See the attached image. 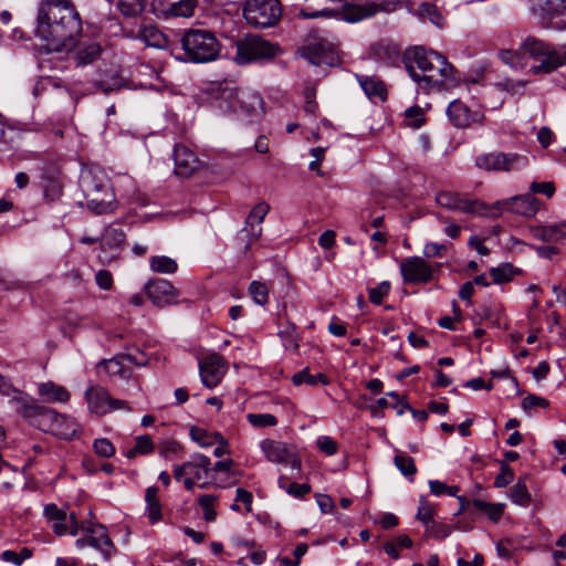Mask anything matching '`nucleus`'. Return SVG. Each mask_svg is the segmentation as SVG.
<instances>
[{"instance_id": "1", "label": "nucleus", "mask_w": 566, "mask_h": 566, "mask_svg": "<svg viewBox=\"0 0 566 566\" xmlns=\"http://www.w3.org/2000/svg\"><path fill=\"white\" fill-rule=\"evenodd\" d=\"M82 22L70 0H42L36 32L51 51H70L78 42Z\"/></svg>"}, {"instance_id": "2", "label": "nucleus", "mask_w": 566, "mask_h": 566, "mask_svg": "<svg viewBox=\"0 0 566 566\" xmlns=\"http://www.w3.org/2000/svg\"><path fill=\"white\" fill-rule=\"evenodd\" d=\"M406 69L418 88L426 93L450 90L460 84L457 70L446 56L423 46H415L406 52Z\"/></svg>"}, {"instance_id": "3", "label": "nucleus", "mask_w": 566, "mask_h": 566, "mask_svg": "<svg viewBox=\"0 0 566 566\" xmlns=\"http://www.w3.org/2000/svg\"><path fill=\"white\" fill-rule=\"evenodd\" d=\"M500 59L514 69H526L528 73L549 74L566 65V46H554L536 36H527L517 50H502Z\"/></svg>"}, {"instance_id": "4", "label": "nucleus", "mask_w": 566, "mask_h": 566, "mask_svg": "<svg viewBox=\"0 0 566 566\" xmlns=\"http://www.w3.org/2000/svg\"><path fill=\"white\" fill-rule=\"evenodd\" d=\"M80 186L88 210L95 214L112 213L117 203L113 187L106 174L101 169H87L82 172Z\"/></svg>"}, {"instance_id": "5", "label": "nucleus", "mask_w": 566, "mask_h": 566, "mask_svg": "<svg viewBox=\"0 0 566 566\" xmlns=\"http://www.w3.org/2000/svg\"><path fill=\"white\" fill-rule=\"evenodd\" d=\"M182 49L187 57L196 63L214 60L219 54V43L216 36L206 30L190 29L181 38Z\"/></svg>"}, {"instance_id": "6", "label": "nucleus", "mask_w": 566, "mask_h": 566, "mask_svg": "<svg viewBox=\"0 0 566 566\" xmlns=\"http://www.w3.org/2000/svg\"><path fill=\"white\" fill-rule=\"evenodd\" d=\"M235 48V61L239 64L273 60L282 53L279 44L256 34H249L239 40Z\"/></svg>"}, {"instance_id": "7", "label": "nucleus", "mask_w": 566, "mask_h": 566, "mask_svg": "<svg viewBox=\"0 0 566 566\" xmlns=\"http://www.w3.org/2000/svg\"><path fill=\"white\" fill-rule=\"evenodd\" d=\"M282 15L279 0H247L243 17L253 28L265 29L275 25Z\"/></svg>"}, {"instance_id": "8", "label": "nucleus", "mask_w": 566, "mask_h": 566, "mask_svg": "<svg viewBox=\"0 0 566 566\" xmlns=\"http://www.w3.org/2000/svg\"><path fill=\"white\" fill-rule=\"evenodd\" d=\"M539 209V201L531 193L514 196L505 200L486 203L484 217L499 218L504 211L523 217H534Z\"/></svg>"}, {"instance_id": "9", "label": "nucleus", "mask_w": 566, "mask_h": 566, "mask_svg": "<svg viewBox=\"0 0 566 566\" xmlns=\"http://www.w3.org/2000/svg\"><path fill=\"white\" fill-rule=\"evenodd\" d=\"M22 416L29 422L42 431L52 432L55 436H67L69 432L59 430L56 420H60V415L52 409L39 406L34 402L22 401Z\"/></svg>"}, {"instance_id": "10", "label": "nucleus", "mask_w": 566, "mask_h": 566, "mask_svg": "<svg viewBox=\"0 0 566 566\" xmlns=\"http://www.w3.org/2000/svg\"><path fill=\"white\" fill-rule=\"evenodd\" d=\"M43 514L49 523L52 524L53 532L57 536L70 533L72 536L77 535L80 523L74 513L67 514L63 509L51 503L44 506Z\"/></svg>"}, {"instance_id": "11", "label": "nucleus", "mask_w": 566, "mask_h": 566, "mask_svg": "<svg viewBox=\"0 0 566 566\" xmlns=\"http://www.w3.org/2000/svg\"><path fill=\"white\" fill-rule=\"evenodd\" d=\"M261 449L270 462L290 464L293 469L301 470V459L293 446L265 439L261 442Z\"/></svg>"}, {"instance_id": "12", "label": "nucleus", "mask_w": 566, "mask_h": 566, "mask_svg": "<svg viewBox=\"0 0 566 566\" xmlns=\"http://www.w3.org/2000/svg\"><path fill=\"white\" fill-rule=\"evenodd\" d=\"M437 202L439 206L450 209L458 210L465 213L479 214L484 217L486 212V203L480 200H471L462 197L459 193L442 191L437 196Z\"/></svg>"}, {"instance_id": "13", "label": "nucleus", "mask_w": 566, "mask_h": 566, "mask_svg": "<svg viewBox=\"0 0 566 566\" xmlns=\"http://www.w3.org/2000/svg\"><path fill=\"white\" fill-rule=\"evenodd\" d=\"M399 2L397 0H378L377 2L367 3H346L344 6V15L347 21L356 22L365 18H369L379 11H395Z\"/></svg>"}, {"instance_id": "14", "label": "nucleus", "mask_w": 566, "mask_h": 566, "mask_svg": "<svg viewBox=\"0 0 566 566\" xmlns=\"http://www.w3.org/2000/svg\"><path fill=\"white\" fill-rule=\"evenodd\" d=\"M86 400L88 409L98 416H104L112 410L127 406L126 401L112 398L108 391L99 386H93L87 389Z\"/></svg>"}, {"instance_id": "15", "label": "nucleus", "mask_w": 566, "mask_h": 566, "mask_svg": "<svg viewBox=\"0 0 566 566\" xmlns=\"http://www.w3.org/2000/svg\"><path fill=\"white\" fill-rule=\"evenodd\" d=\"M400 271L406 283L420 284L432 280L433 270L420 256L406 258L400 263Z\"/></svg>"}, {"instance_id": "16", "label": "nucleus", "mask_w": 566, "mask_h": 566, "mask_svg": "<svg viewBox=\"0 0 566 566\" xmlns=\"http://www.w3.org/2000/svg\"><path fill=\"white\" fill-rule=\"evenodd\" d=\"M145 292L153 304L158 307L178 303L179 291L167 280L149 281L145 286Z\"/></svg>"}, {"instance_id": "17", "label": "nucleus", "mask_w": 566, "mask_h": 566, "mask_svg": "<svg viewBox=\"0 0 566 566\" xmlns=\"http://www.w3.org/2000/svg\"><path fill=\"white\" fill-rule=\"evenodd\" d=\"M270 211V206L261 201L256 203L248 214L245 219V226L242 229V232L244 233L247 238V243L244 245V251H249L251 248L252 242L256 241L262 235V222L265 218V216Z\"/></svg>"}, {"instance_id": "18", "label": "nucleus", "mask_w": 566, "mask_h": 566, "mask_svg": "<svg viewBox=\"0 0 566 566\" xmlns=\"http://www.w3.org/2000/svg\"><path fill=\"white\" fill-rule=\"evenodd\" d=\"M226 370L227 365L218 354L207 356L199 364L202 384L208 388L216 387L223 378Z\"/></svg>"}, {"instance_id": "19", "label": "nucleus", "mask_w": 566, "mask_h": 566, "mask_svg": "<svg viewBox=\"0 0 566 566\" xmlns=\"http://www.w3.org/2000/svg\"><path fill=\"white\" fill-rule=\"evenodd\" d=\"M302 57L314 65L333 64L336 60L329 43L324 40H313L298 49Z\"/></svg>"}, {"instance_id": "20", "label": "nucleus", "mask_w": 566, "mask_h": 566, "mask_svg": "<svg viewBox=\"0 0 566 566\" xmlns=\"http://www.w3.org/2000/svg\"><path fill=\"white\" fill-rule=\"evenodd\" d=\"M449 119L457 127H469L473 124H481L484 119L480 111H471L464 103L453 101L447 111Z\"/></svg>"}, {"instance_id": "21", "label": "nucleus", "mask_w": 566, "mask_h": 566, "mask_svg": "<svg viewBox=\"0 0 566 566\" xmlns=\"http://www.w3.org/2000/svg\"><path fill=\"white\" fill-rule=\"evenodd\" d=\"M518 159L520 156L517 154L490 153L479 156L475 165L478 168L488 171H511Z\"/></svg>"}, {"instance_id": "22", "label": "nucleus", "mask_w": 566, "mask_h": 566, "mask_svg": "<svg viewBox=\"0 0 566 566\" xmlns=\"http://www.w3.org/2000/svg\"><path fill=\"white\" fill-rule=\"evenodd\" d=\"M175 171L182 177L191 176L200 166V160L186 146L177 145L174 151Z\"/></svg>"}, {"instance_id": "23", "label": "nucleus", "mask_w": 566, "mask_h": 566, "mask_svg": "<svg viewBox=\"0 0 566 566\" xmlns=\"http://www.w3.org/2000/svg\"><path fill=\"white\" fill-rule=\"evenodd\" d=\"M216 94V99L219 101V108L227 112L233 111L238 112V96L240 95V91H238L231 83H222L216 85L213 88Z\"/></svg>"}, {"instance_id": "24", "label": "nucleus", "mask_w": 566, "mask_h": 566, "mask_svg": "<svg viewBox=\"0 0 566 566\" xmlns=\"http://www.w3.org/2000/svg\"><path fill=\"white\" fill-rule=\"evenodd\" d=\"M237 107L238 111H242L250 117H258L263 114V101L255 92L240 91Z\"/></svg>"}, {"instance_id": "25", "label": "nucleus", "mask_w": 566, "mask_h": 566, "mask_svg": "<svg viewBox=\"0 0 566 566\" xmlns=\"http://www.w3.org/2000/svg\"><path fill=\"white\" fill-rule=\"evenodd\" d=\"M86 533L92 534L93 547L99 549L103 553L104 558L108 560L116 548L109 538L106 528L99 524L92 525L86 530Z\"/></svg>"}, {"instance_id": "26", "label": "nucleus", "mask_w": 566, "mask_h": 566, "mask_svg": "<svg viewBox=\"0 0 566 566\" xmlns=\"http://www.w3.org/2000/svg\"><path fill=\"white\" fill-rule=\"evenodd\" d=\"M146 45L165 49L167 46V36L155 25H143L137 35Z\"/></svg>"}, {"instance_id": "27", "label": "nucleus", "mask_w": 566, "mask_h": 566, "mask_svg": "<svg viewBox=\"0 0 566 566\" xmlns=\"http://www.w3.org/2000/svg\"><path fill=\"white\" fill-rule=\"evenodd\" d=\"M39 394L46 402H66L70 399V392L64 387L52 381L41 384L39 386Z\"/></svg>"}, {"instance_id": "28", "label": "nucleus", "mask_w": 566, "mask_h": 566, "mask_svg": "<svg viewBox=\"0 0 566 566\" xmlns=\"http://www.w3.org/2000/svg\"><path fill=\"white\" fill-rule=\"evenodd\" d=\"M546 11L553 27L557 29L566 28V0H548Z\"/></svg>"}, {"instance_id": "29", "label": "nucleus", "mask_w": 566, "mask_h": 566, "mask_svg": "<svg viewBox=\"0 0 566 566\" xmlns=\"http://www.w3.org/2000/svg\"><path fill=\"white\" fill-rule=\"evenodd\" d=\"M125 358L123 354L107 360H103L98 364L97 368L103 369L108 376L115 377L118 376L120 378L129 377V369H127L124 365Z\"/></svg>"}, {"instance_id": "30", "label": "nucleus", "mask_w": 566, "mask_h": 566, "mask_svg": "<svg viewBox=\"0 0 566 566\" xmlns=\"http://www.w3.org/2000/svg\"><path fill=\"white\" fill-rule=\"evenodd\" d=\"M210 465V459L203 454H196L191 461L187 462L189 475L196 481H201L207 476L211 470Z\"/></svg>"}, {"instance_id": "31", "label": "nucleus", "mask_w": 566, "mask_h": 566, "mask_svg": "<svg viewBox=\"0 0 566 566\" xmlns=\"http://www.w3.org/2000/svg\"><path fill=\"white\" fill-rule=\"evenodd\" d=\"M199 0H176L172 1L166 10V14L171 17L190 18L195 14V10Z\"/></svg>"}, {"instance_id": "32", "label": "nucleus", "mask_w": 566, "mask_h": 566, "mask_svg": "<svg viewBox=\"0 0 566 566\" xmlns=\"http://www.w3.org/2000/svg\"><path fill=\"white\" fill-rule=\"evenodd\" d=\"M359 84L369 97H379L381 101L386 98V88L381 81L375 77L360 76Z\"/></svg>"}, {"instance_id": "33", "label": "nucleus", "mask_w": 566, "mask_h": 566, "mask_svg": "<svg viewBox=\"0 0 566 566\" xmlns=\"http://www.w3.org/2000/svg\"><path fill=\"white\" fill-rule=\"evenodd\" d=\"M145 500L147 502L148 517L151 523H156L161 518V506L158 500V489L149 486L146 490Z\"/></svg>"}, {"instance_id": "34", "label": "nucleus", "mask_w": 566, "mask_h": 566, "mask_svg": "<svg viewBox=\"0 0 566 566\" xmlns=\"http://www.w3.org/2000/svg\"><path fill=\"white\" fill-rule=\"evenodd\" d=\"M150 269L157 273L170 274L178 269L177 262L166 255H156L150 259Z\"/></svg>"}, {"instance_id": "35", "label": "nucleus", "mask_w": 566, "mask_h": 566, "mask_svg": "<svg viewBox=\"0 0 566 566\" xmlns=\"http://www.w3.org/2000/svg\"><path fill=\"white\" fill-rule=\"evenodd\" d=\"M472 505L485 513L490 520H492L493 522H497L501 516L503 515V511H504V504H501V503H489V502H484L482 500H473L472 501Z\"/></svg>"}, {"instance_id": "36", "label": "nucleus", "mask_w": 566, "mask_h": 566, "mask_svg": "<svg viewBox=\"0 0 566 566\" xmlns=\"http://www.w3.org/2000/svg\"><path fill=\"white\" fill-rule=\"evenodd\" d=\"M117 8L126 17H136L144 11V0H117Z\"/></svg>"}, {"instance_id": "37", "label": "nucleus", "mask_w": 566, "mask_h": 566, "mask_svg": "<svg viewBox=\"0 0 566 566\" xmlns=\"http://www.w3.org/2000/svg\"><path fill=\"white\" fill-rule=\"evenodd\" d=\"M249 292L256 304L265 305L269 302V287L264 282H251L249 286Z\"/></svg>"}, {"instance_id": "38", "label": "nucleus", "mask_w": 566, "mask_h": 566, "mask_svg": "<svg viewBox=\"0 0 566 566\" xmlns=\"http://www.w3.org/2000/svg\"><path fill=\"white\" fill-rule=\"evenodd\" d=\"M511 499L514 503L526 506L531 502V494L527 491V488L524 482L518 481L511 489Z\"/></svg>"}, {"instance_id": "39", "label": "nucleus", "mask_w": 566, "mask_h": 566, "mask_svg": "<svg viewBox=\"0 0 566 566\" xmlns=\"http://www.w3.org/2000/svg\"><path fill=\"white\" fill-rule=\"evenodd\" d=\"M394 463L405 476H412L417 472L415 461L411 457L398 453L394 459Z\"/></svg>"}, {"instance_id": "40", "label": "nucleus", "mask_w": 566, "mask_h": 566, "mask_svg": "<svg viewBox=\"0 0 566 566\" xmlns=\"http://www.w3.org/2000/svg\"><path fill=\"white\" fill-rule=\"evenodd\" d=\"M434 505L424 499L420 500V505L417 512V518L426 524L427 528L434 524Z\"/></svg>"}, {"instance_id": "41", "label": "nucleus", "mask_w": 566, "mask_h": 566, "mask_svg": "<svg viewBox=\"0 0 566 566\" xmlns=\"http://www.w3.org/2000/svg\"><path fill=\"white\" fill-rule=\"evenodd\" d=\"M213 433L198 427H191L190 429V437L201 447H210L216 442Z\"/></svg>"}, {"instance_id": "42", "label": "nucleus", "mask_w": 566, "mask_h": 566, "mask_svg": "<svg viewBox=\"0 0 566 566\" xmlns=\"http://www.w3.org/2000/svg\"><path fill=\"white\" fill-rule=\"evenodd\" d=\"M217 501V496L212 494H203L199 497V504L203 511V517L206 521H213L216 518V511L213 505Z\"/></svg>"}, {"instance_id": "43", "label": "nucleus", "mask_w": 566, "mask_h": 566, "mask_svg": "<svg viewBox=\"0 0 566 566\" xmlns=\"http://www.w3.org/2000/svg\"><path fill=\"white\" fill-rule=\"evenodd\" d=\"M376 54L380 59L396 60L400 56V48L394 44L380 42L375 46Z\"/></svg>"}, {"instance_id": "44", "label": "nucleus", "mask_w": 566, "mask_h": 566, "mask_svg": "<svg viewBox=\"0 0 566 566\" xmlns=\"http://www.w3.org/2000/svg\"><path fill=\"white\" fill-rule=\"evenodd\" d=\"M406 122L411 128H420L424 124V114L421 107L413 106L406 111Z\"/></svg>"}, {"instance_id": "45", "label": "nucleus", "mask_w": 566, "mask_h": 566, "mask_svg": "<svg viewBox=\"0 0 566 566\" xmlns=\"http://www.w3.org/2000/svg\"><path fill=\"white\" fill-rule=\"evenodd\" d=\"M247 417L253 427H273L277 423L276 418L271 413H249Z\"/></svg>"}, {"instance_id": "46", "label": "nucleus", "mask_w": 566, "mask_h": 566, "mask_svg": "<svg viewBox=\"0 0 566 566\" xmlns=\"http://www.w3.org/2000/svg\"><path fill=\"white\" fill-rule=\"evenodd\" d=\"M32 556L31 549L24 547L20 551V553H15L13 551H4L1 554V559L8 563H12L14 565L20 566L23 560L30 558Z\"/></svg>"}, {"instance_id": "47", "label": "nucleus", "mask_w": 566, "mask_h": 566, "mask_svg": "<svg viewBox=\"0 0 566 566\" xmlns=\"http://www.w3.org/2000/svg\"><path fill=\"white\" fill-rule=\"evenodd\" d=\"M490 273L494 283H505L513 277V266L511 264H504L499 268H492Z\"/></svg>"}, {"instance_id": "48", "label": "nucleus", "mask_w": 566, "mask_h": 566, "mask_svg": "<svg viewBox=\"0 0 566 566\" xmlns=\"http://www.w3.org/2000/svg\"><path fill=\"white\" fill-rule=\"evenodd\" d=\"M56 424L60 428L59 430L63 432H69L67 436H59L62 439H71L78 431V424L73 420L65 416L60 415V420H56Z\"/></svg>"}, {"instance_id": "49", "label": "nucleus", "mask_w": 566, "mask_h": 566, "mask_svg": "<svg viewBox=\"0 0 566 566\" xmlns=\"http://www.w3.org/2000/svg\"><path fill=\"white\" fill-rule=\"evenodd\" d=\"M419 15L423 19H428L431 23L436 25H440L442 21V17L437 12V9L433 4L422 3L419 7Z\"/></svg>"}, {"instance_id": "50", "label": "nucleus", "mask_w": 566, "mask_h": 566, "mask_svg": "<svg viewBox=\"0 0 566 566\" xmlns=\"http://www.w3.org/2000/svg\"><path fill=\"white\" fill-rule=\"evenodd\" d=\"M279 335L285 339V347L297 350L298 344L295 337V325L287 322L285 327L279 332Z\"/></svg>"}, {"instance_id": "51", "label": "nucleus", "mask_w": 566, "mask_h": 566, "mask_svg": "<svg viewBox=\"0 0 566 566\" xmlns=\"http://www.w3.org/2000/svg\"><path fill=\"white\" fill-rule=\"evenodd\" d=\"M93 447L96 454L103 458H111L115 453V448L108 439H96Z\"/></svg>"}, {"instance_id": "52", "label": "nucleus", "mask_w": 566, "mask_h": 566, "mask_svg": "<svg viewBox=\"0 0 566 566\" xmlns=\"http://www.w3.org/2000/svg\"><path fill=\"white\" fill-rule=\"evenodd\" d=\"M101 53V46L92 43L78 53V60L82 64L92 63Z\"/></svg>"}, {"instance_id": "53", "label": "nucleus", "mask_w": 566, "mask_h": 566, "mask_svg": "<svg viewBox=\"0 0 566 566\" xmlns=\"http://www.w3.org/2000/svg\"><path fill=\"white\" fill-rule=\"evenodd\" d=\"M390 291V284L387 281L379 283L376 287L369 290V300L374 304H380L384 296Z\"/></svg>"}, {"instance_id": "54", "label": "nucleus", "mask_w": 566, "mask_h": 566, "mask_svg": "<svg viewBox=\"0 0 566 566\" xmlns=\"http://www.w3.org/2000/svg\"><path fill=\"white\" fill-rule=\"evenodd\" d=\"M284 480H285L284 478H281L279 480L280 486L282 489H285L289 494H291L295 497H302L305 494L310 493V491H311V486L306 483H302V484L291 483L287 488H285L283 484Z\"/></svg>"}, {"instance_id": "55", "label": "nucleus", "mask_w": 566, "mask_h": 566, "mask_svg": "<svg viewBox=\"0 0 566 566\" xmlns=\"http://www.w3.org/2000/svg\"><path fill=\"white\" fill-rule=\"evenodd\" d=\"M96 87L103 93H109L117 90L122 85V80L117 74H114L108 80H99L95 83Z\"/></svg>"}, {"instance_id": "56", "label": "nucleus", "mask_w": 566, "mask_h": 566, "mask_svg": "<svg viewBox=\"0 0 566 566\" xmlns=\"http://www.w3.org/2000/svg\"><path fill=\"white\" fill-rule=\"evenodd\" d=\"M513 478L512 469L506 463H502L501 473L496 476L494 484L496 488H504L513 481Z\"/></svg>"}, {"instance_id": "57", "label": "nucleus", "mask_w": 566, "mask_h": 566, "mask_svg": "<svg viewBox=\"0 0 566 566\" xmlns=\"http://www.w3.org/2000/svg\"><path fill=\"white\" fill-rule=\"evenodd\" d=\"M530 189H531L532 193H544L548 198L553 197V195L555 193V186L551 181H545V182L534 181L531 184Z\"/></svg>"}, {"instance_id": "58", "label": "nucleus", "mask_w": 566, "mask_h": 566, "mask_svg": "<svg viewBox=\"0 0 566 566\" xmlns=\"http://www.w3.org/2000/svg\"><path fill=\"white\" fill-rule=\"evenodd\" d=\"M298 14L304 19H317L323 17H332L334 14V11L328 10L326 8L318 10H311V8H301Z\"/></svg>"}, {"instance_id": "59", "label": "nucleus", "mask_w": 566, "mask_h": 566, "mask_svg": "<svg viewBox=\"0 0 566 566\" xmlns=\"http://www.w3.org/2000/svg\"><path fill=\"white\" fill-rule=\"evenodd\" d=\"M292 381L296 386H301L303 384H307L310 386H315L316 380L313 375L310 374L308 368H305L293 375Z\"/></svg>"}, {"instance_id": "60", "label": "nucleus", "mask_w": 566, "mask_h": 566, "mask_svg": "<svg viewBox=\"0 0 566 566\" xmlns=\"http://www.w3.org/2000/svg\"><path fill=\"white\" fill-rule=\"evenodd\" d=\"M522 406L525 411H528L534 407L546 408V407H548V401L542 397H537L535 395H528L523 399Z\"/></svg>"}, {"instance_id": "61", "label": "nucleus", "mask_w": 566, "mask_h": 566, "mask_svg": "<svg viewBox=\"0 0 566 566\" xmlns=\"http://www.w3.org/2000/svg\"><path fill=\"white\" fill-rule=\"evenodd\" d=\"M316 444L317 448L327 455H333L337 451V443L329 437L318 438Z\"/></svg>"}, {"instance_id": "62", "label": "nucleus", "mask_w": 566, "mask_h": 566, "mask_svg": "<svg viewBox=\"0 0 566 566\" xmlns=\"http://www.w3.org/2000/svg\"><path fill=\"white\" fill-rule=\"evenodd\" d=\"M548 228L552 242H557L562 239H566V222L551 224L548 226Z\"/></svg>"}, {"instance_id": "63", "label": "nucleus", "mask_w": 566, "mask_h": 566, "mask_svg": "<svg viewBox=\"0 0 566 566\" xmlns=\"http://www.w3.org/2000/svg\"><path fill=\"white\" fill-rule=\"evenodd\" d=\"M97 285L103 290H109L113 285V276L106 270H101L95 276Z\"/></svg>"}, {"instance_id": "64", "label": "nucleus", "mask_w": 566, "mask_h": 566, "mask_svg": "<svg viewBox=\"0 0 566 566\" xmlns=\"http://www.w3.org/2000/svg\"><path fill=\"white\" fill-rule=\"evenodd\" d=\"M136 450L142 454H147L153 451L154 444L149 436H140L136 440Z\"/></svg>"}]
</instances>
